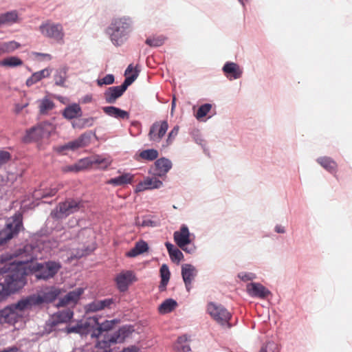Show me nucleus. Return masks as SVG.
<instances>
[{
	"label": "nucleus",
	"mask_w": 352,
	"mask_h": 352,
	"mask_svg": "<svg viewBox=\"0 0 352 352\" xmlns=\"http://www.w3.org/2000/svg\"><path fill=\"white\" fill-rule=\"evenodd\" d=\"M222 71L230 80L239 79L243 74V69L238 64L230 61L224 64Z\"/></svg>",
	"instance_id": "nucleus-22"
},
{
	"label": "nucleus",
	"mask_w": 352,
	"mask_h": 352,
	"mask_svg": "<svg viewBox=\"0 0 352 352\" xmlns=\"http://www.w3.org/2000/svg\"><path fill=\"white\" fill-rule=\"evenodd\" d=\"M50 72L51 69H49L48 68H45L41 71L34 72L30 78L27 79L25 82L26 85L28 87H31L43 78L50 76Z\"/></svg>",
	"instance_id": "nucleus-33"
},
{
	"label": "nucleus",
	"mask_w": 352,
	"mask_h": 352,
	"mask_svg": "<svg viewBox=\"0 0 352 352\" xmlns=\"http://www.w3.org/2000/svg\"><path fill=\"white\" fill-rule=\"evenodd\" d=\"M188 338L186 335L178 337L175 345V350L182 352H188L191 350L189 344H186Z\"/></svg>",
	"instance_id": "nucleus-40"
},
{
	"label": "nucleus",
	"mask_w": 352,
	"mask_h": 352,
	"mask_svg": "<svg viewBox=\"0 0 352 352\" xmlns=\"http://www.w3.org/2000/svg\"><path fill=\"white\" fill-rule=\"evenodd\" d=\"M160 226V221L159 219L153 220L150 218L149 215L144 216L141 221L142 227H151L155 228Z\"/></svg>",
	"instance_id": "nucleus-45"
},
{
	"label": "nucleus",
	"mask_w": 352,
	"mask_h": 352,
	"mask_svg": "<svg viewBox=\"0 0 352 352\" xmlns=\"http://www.w3.org/2000/svg\"><path fill=\"white\" fill-rule=\"evenodd\" d=\"M23 228V221L20 217H16L12 221L6 223L5 227L0 230V246L17 236Z\"/></svg>",
	"instance_id": "nucleus-11"
},
{
	"label": "nucleus",
	"mask_w": 352,
	"mask_h": 352,
	"mask_svg": "<svg viewBox=\"0 0 352 352\" xmlns=\"http://www.w3.org/2000/svg\"><path fill=\"white\" fill-rule=\"evenodd\" d=\"M131 129L129 130L130 134L133 137L140 135L142 133V124L138 120H133L131 122Z\"/></svg>",
	"instance_id": "nucleus-46"
},
{
	"label": "nucleus",
	"mask_w": 352,
	"mask_h": 352,
	"mask_svg": "<svg viewBox=\"0 0 352 352\" xmlns=\"http://www.w3.org/2000/svg\"><path fill=\"white\" fill-rule=\"evenodd\" d=\"M67 67H63L56 70L54 76L55 85L60 87H65V82L67 78Z\"/></svg>",
	"instance_id": "nucleus-38"
},
{
	"label": "nucleus",
	"mask_w": 352,
	"mask_h": 352,
	"mask_svg": "<svg viewBox=\"0 0 352 352\" xmlns=\"http://www.w3.org/2000/svg\"><path fill=\"white\" fill-rule=\"evenodd\" d=\"M114 302L115 300L113 298L96 300L86 305L85 306V310L87 314L96 312L103 310L105 308H111V306L114 304Z\"/></svg>",
	"instance_id": "nucleus-20"
},
{
	"label": "nucleus",
	"mask_w": 352,
	"mask_h": 352,
	"mask_svg": "<svg viewBox=\"0 0 352 352\" xmlns=\"http://www.w3.org/2000/svg\"><path fill=\"white\" fill-rule=\"evenodd\" d=\"M60 294V289L52 286L42 292V294H33L25 297V300L21 305H28L29 308L33 306L40 305L44 303L48 304L54 302Z\"/></svg>",
	"instance_id": "nucleus-6"
},
{
	"label": "nucleus",
	"mask_w": 352,
	"mask_h": 352,
	"mask_svg": "<svg viewBox=\"0 0 352 352\" xmlns=\"http://www.w3.org/2000/svg\"><path fill=\"white\" fill-rule=\"evenodd\" d=\"M91 322L90 317H89L85 322L81 320L79 321L74 326H66L65 328L59 329L58 331L66 333L67 334L75 333L79 334L81 338L91 335Z\"/></svg>",
	"instance_id": "nucleus-17"
},
{
	"label": "nucleus",
	"mask_w": 352,
	"mask_h": 352,
	"mask_svg": "<svg viewBox=\"0 0 352 352\" xmlns=\"http://www.w3.org/2000/svg\"><path fill=\"white\" fill-rule=\"evenodd\" d=\"M40 113L43 114L47 111L52 110L54 107V102L47 97H45L40 104Z\"/></svg>",
	"instance_id": "nucleus-42"
},
{
	"label": "nucleus",
	"mask_w": 352,
	"mask_h": 352,
	"mask_svg": "<svg viewBox=\"0 0 352 352\" xmlns=\"http://www.w3.org/2000/svg\"><path fill=\"white\" fill-rule=\"evenodd\" d=\"M159 156V152L155 148H148L142 151L140 153L138 157H136L135 159L138 161H139L140 158L152 162L153 160H156Z\"/></svg>",
	"instance_id": "nucleus-37"
},
{
	"label": "nucleus",
	"mask_w": 352,
	"mask_h": 352,
	"mask_svg": "<svg viewBox=\"0 0 352 352\" xmlns=\"http://www.w3.org/2000/svg\"><path fill=\"white\" fill-rule=\"evenodd\" d=\"M207 311L221 326L227 328L232 327V325L230 322L232 314L223 305L210 302L208 304Z\"/></svg>",
	"instance_id": "nucleus-10"
},
{
	"label": "nucleus",
	"mask_w": 352,
	"mask_h": 352,
	"mask_svg": "<svg viewBox=\"0 0 352 352\" xmlns=\"http://www.w3.org/2000/svg\"><path fill=\"white\" fill-rule=\"evenodd\" d=\"M169 256L173 262L176 263L180 262L184 258L183 253L177 248L169 254Z\"/></svg>",
	"instance_id": "nucleus-48"
},
{
	"label": "nucleus",
	"mask_w": 352,
	"mask_h": 352,
	"mask_svg": "<svg viewBox=\"0 0 352 352\" xmlns=\"http://www.w3.org/2000/svg\"><path fill=\"white\" fill-rule=\"evenodd\" d=\"M191 233L186 224H182L178 231L173 234V239L177 246L188 254H193L196 251V246L192 243ZM193 237L195 236L192 234Z\"/></svg>",
	"instance_id": "nucleus-8"
},
{
	"label": "nucleus",
	"mask_w": 352,
	"mask_h": 352,
	"mask_svg": "<svg viewBox=\"0 0 352 352\" xmlns=\"http://www.w3.org/2000/svg\"><path fill=\"white\" fill-rule=\"evenodd\" d=\"M131 30V19L124 16L113 19L106 32L115 46H120L127 40Z\"/></svg>",
	"instance_id": "nucleus-2"
},
{
	"label": "nucleus",
	"mask_w": 352,
	"mask_h": 352,
	"mask_svg": "<svg viewBox=\"0 0 352 352\" xmlns=\"http://www.w3.org/2000/svg\"><path fill=\"white\" fill-rule=\"evenodd\" d=\"M168 129L167 120L156 121L153 122L148 131V137L150 141L155 143L161 142Z\"/></svg>",
	"instance_id": "nucleus-15"
},
{
	"label": "nucleus",
	"mask_w": 352,
	"mask_h": 352,
	"mask_svg": "<svg viewBox=\"0 0 352 352\" xmlns=\"http://www.w3.org/2000/svg\"><path fill=\"white\" fill-rule=\"evenodd\" d=\"M95 118L93 117L87 118H81L78 120V125L80 127H89L94 124Z\"/></svg>",
	"instance_id": "nucleus-53"
},
{
	"label": "nucleus",
	"mask_w": 352,
	"mask_h": 352,
	"mask_svg": "<svg viewBox=\"0 0 352 352\" xmlns=\"http://www.w3.org/2000/svg\"><path fill=\"white\" fill-rule=\"evenodd\" d=\"M246 292L252 298L265 299L272 295V292L260 283L251 282L246 286Z\"/></svg>",
	"instance_id": "nucleus-19"
},
{
	"label": "nucleus",
	"mask_w": 352,
	"mask_h": 352,
	"mask_svg": "<svg viewBox=\"0 0 352 352\" xmlns=\"http://www.w3.org/2000/svg\"><path fill=\"white\" fill-rule=\"evenodd\" d=\"M134 175L129 173H124L118 177L111 178L107 181L108 184L114 186H120L125 184H131L133 183Z\"/></svg>",
	"instance_id": "nucleus-27"
},
{
	"label": "nucleus",
	"mask_w": 352,
	"mask_h": 352,
	"mask_svg": "<svg viewBox=\"0 0 352 352\" xmlns=\"http://www.w3.org/2000/svg\"><path fill=\"white\" fill-rule=\"evenodd\" d=\"M177 306V302L173 298H167L158 307V312L160 314H166L173 311Z\"/></svg>",
	"instance_id": "nucleus-34"
},
{
	"label": "nucleus",
	"mask_w": 352,
	"mask_h": 352,
	"mask_svg": "<svg viewBox=\"0 0 352 352\" xmlns=\"http://www.w3.org/2000/svg\"><path fill=\"white\" fill-rule=\"evenodd\" d=\"M83 207V202L79 199H67L60 202L51 212V216L56 219H63L69 214L78 212Z\"/></svg>",
	"instance_id": "nucleus-7"
},
{
	"label": "nucleus",
	"mask_w": 352,
	"mask_h": 352,
	"mask_svg": "<svg viewBox=\"0 0 352 352\" xmlns=\"http://www.w3.org/2000/svg\"><path fill=\"white\" fill-rule=\"evenodd\" d=\"M87 166H88L87 160V159H81L76 164L67 165V166L63 167L62 170L64 173H69V172L78 173V172L84 170L85 168H86Z\"/></svg>",
	"instance_id": "nucleus-36"
},
{
	"label": "nucleus",
	"mask_w": 352,
	"mask_h": 352,
	"mask_svg": "<svg viewBox=\"0 0 352 352\" xmlns=\"http://www.w3.org/2000/svg\"><path fill=\"white\" fill-rule=\"evenodd\" d=\"M172 167L173 163L171 160L167 157H162L155 161L154 166L149 170L148 173L162 177L166 175Z\"/></svg>",
	"instance_id": "nucleus-18"
},
{
	"label": "nucleus",
	"mask_w": 352,
	"mask_h": 352,
	"mask_svg": "<svg viewBox=\"0 0 352 352\" xmlns=\"http://www.w3.org/2000/svg\"><path fill=\"white\" fill-rule=\"evenodd\" d=\"M140 349L138 346L132 345L126 348H124L121 352H139Z\"/></svg>",
	"instance_id": "nucleus-60"
},
{
	"label": "nucleus",
	"mask_w": 352,
	"mask_h": 352,
	"mask_svg": "<svg viewBox=\"0 0 352 352\" xmlns=\"http://www.w3.org/2000/svg\"><path fill=\"white\" fill-rule=\"evenodd\" d=\"M134 247L135 248V250H137L138 252H139V254H142L147 252L148 250V243L143 240L138 241Z\"/></svg>",
	"instance_id": "nucleus-51"
},
{
	"label": "nucleus",
	"mask_w": 352,
	"mask_h": 352,
	"mask_svg": "<svg viewBox=\"0 0 352 352\" xmlns=\"http://www.w3.org/2000/svg\"><path fill=\"white\" fill-rule=\"evenodd\" d=\"M19 15L16 10H11L0 14V27L3 25H12L17 22Z\"/></svg>",
	"instance_id": "nucleus-29"
},
{
	"label": "nucleus",
	"mask_w": 352,
	"mask_h": 352,
	"mask_svg": "<svg viewBox=\"0 0 352 352\" xmlns=\"http://www.w3.org/2000/svg\"><path fill=\"white\" fill-rule=\"evenodd\" d=\"M54 129V126L50 122H41L25 131V135L23 137L22 141L25 144L39 141L50 137Z\"/></svg>",
	"instance_id": "nucleus-5"
},
{
	"label": "nucleus",
	"mask_w": 352,
	"mask_h": 352,
	"mask_svg": "<svg viewBox=\"0 0 352 352\" xmlns=\"http://www.w3.org/2000/svg\"><path fill=\"white\" fill-rule=\"evenodd\" d=\"M160 283L159 285L160 292H164L170 278V272L166 264H162L160 269Z\"/></svg>",
	"instance_id": "nucleus-31"
},
{
	"label": "nucleus",
	"mask_w": 352,
	"mask_h": 352,
	"mask_svg": "<svg viewBox=\"0 0 352 352\" xmlns=\"http://www.w3.org/2000/svg\"><path fill=\"white\" fill-rule=\"evenodd\" d=\"M26 265L30 275H34L37 280L44 281L53 278L62 267L59 261L52 260L41 263L32 260Z\"/></svg>",
	"instance_id": "nucleus-3"
},
{
	"label": "nucleus",
	"mask_w": 352,
	"mask_h": 352,
	"mask_svg": "<svg viewBox=\"0 0 352 352\" xmlns=\"http://www.w3.org/2000/svg\"><path fill=\"white\" fill-rule=\"evenodd\" d=\"M274 231L278 234H284L286 232L285 227L281 225H276Z\"/></svg>",
	"instance_id": "nucleus-62"
},
{
	"label": "nucleus",
	"mask_w": 352,
	"mask_h": 352,
	"mask_svg": "<svg viewBox=\"0 0 352 352\" xmlns=\"http://www.w3.org/2000/svg\"><path fill=\"white\" fill-rule=\"evenodd\" d=\"M57 191L58 190L56 189V188H51L50 189H46L43 192H41V190H36L34 192V196L36 198L41 197V198L42 199L52 197L56 194Z\"/></svg>",
	"instance_id": "nucleus-44"
},
{
	"label": "nucleus",
	"mask_w": 352,
	"mask_h": 352,
	"mask_svg": "<svg viewBox=\"0 0 352 352\" xmlns=\"http://www.w3.org/2000/svg\"><path fill=\"white\" fill-rule=\"evenodd\" d=\"M139 254V252H138L137 250H135V248L133 247L132 249H131L129 252L126 253V256L130 258L135 257Z\"/></svg>",
	"instance_id": "nucleus-61"
},
{
	"label": "nucleus",
	"mask_w": 352,
	"mask_h": 352,
	"mask_svg": "<svg viewBox=\"0 0 352 352\" xmlns=\"http://www.w3.org/2000/svg\"><path fill=\"white\" fill-rule=\"evenodd\" d=\"M20 46V43L14 41L0 43V56L4 53L12 52Z\"/></svg>",
	"instance_id": "nucleus-39"
},
{
	"label": "nucleus",
	"mask_w": 352,
	"mask_h": 352,
	"mask_svg": "<svg viewBox=\"0 0 352 352\" xmlns=\"http://www.w3.org/2000/svg\"><path fill=\"white\" fill-rule=\"evenodd\" d=\"M86 256H87V253H85L83 248L77 249L74 253V256L76 258H80Z\"/></svg>",
	"instance_id": "nucleus-59"
},
{
	"label": "nucleus",
	"mask_w": 352,
	"mask_h": 352,
	"mask_svg": "<svg viewBox=\"0 0 352 352\" xmlns=\"http://www.w3.org/2000/svg\"><path fill=\"white\" fill-rule=\"evenodd\" d=\"M91 132H86L81 134L78 138L69 142L70 151H75L87 146L91 142Z\"/></svg>",
	"instance_id": "nucleus-24"
},
{
	"label": "nucleus",
	"mask_w": 352,
	"mask_h": 352,
	"mask_svg": "<svg viewBox=\"0 0 352 352\" xmlns=\"http://www.w3.org/2000/svg\"><path fill=\"white\" fill-rule=\"evenodd\" d=\"M74 316V311L70 309L59 311L54 314L52 316V320L46 322V325L49 327V331H58L59 329H56V326L61 323L69 322Z\"/></svg>",
	"instance_id": "nucleus-16"
},
{
	"label": "nucleus",
	"mask_w": 352,
	"mask_h": 352,
	"mask_svg": "<svg viewBox=\"0 0 352 352\" xmlns=\"http://www.w3.org/2000/svg\"><path fill=\"white\" fill-rule=\"evenodd\" d=\"M10 296H11L10 293L2 283H0V302L6 300Z\"/></svg>",
	"instance_id": "nucleus-55"
},
{
	"label": "nucleus",
	"mask_w": 352,
	"mask_h": 352,
	"mask_svg": "<svg viewBox=\"0 0 352 352\" xmlns=\"http://www.w3.org/2000/svg\"><path fill=\"white\" fill-rule=\"evenodd\" d=\"M179 126H175L173 128V129L168 133V138L166 139L167 145H170L173 143L175 138L178 134Z\"/></svg>",
	"instance_id": "nucleus-54"
},
{
	"label": "nucleus",
	"mask_w": 352,
	"mask_h": 352,
	"mask_svg": "<svg viewBox=\"0 0 352 352\" xmlns=\"http://www.w3.org/2000/svg\"><path fill=\"white\" fill-rule=\"evenodd\" d=\"M102 109L106 115L118 120H128L129 118L128 111L115 106L103 107Z\"/></svg>",
	"instance_id": "nucleus-25"
},
{
	"label": "nucleus",
	"mask_w": 352,
	"mask_h": 352,
	"mask_svg": "<svg viewBox=\"0 0 352 352\" xmlns=\"http://www.w3.org/2000/svg\"><path fill=\"white\" fill-rule=\"evenodd\" d=\"M316 162L331 174H335L337 172L338 164L331 157H320L317 158Z\"/></svg>",
	"instance_id": "nucleus-28"
},
{
	"label": "nucleus",
	"mask_w": 352,
	"mask_h": 352,
	"mask_svg": "<svg viewBox=\"0 0 352 352\" xmlns=\"http://www.w3.org/2000/svg\"><path fill=\"white\" fill-rule=\"evenodd\" d=\"M31 251H32L31 245H25L23 248H19L14 256H21L23 259L11 262L10 266L8 268L6 267L1 268V270L6 273L2 283L11 295L21 290L28 283L27 277L30 273L26 265L32 260H36V256L29 254Z\"/></svg>",
	"instance_id": "nucleus-1"
},
{
	"label": "nucleus",
	"mask_w": 352,
	"mask_h": 352,
	"mask_svg": "<svg viewBox=\"0 0 352 352\" xmlns=\"http://www.w3.org/2000/svg\"><path fill=\"white\" fill-rule=\"evenodd\" d=\"M129 86V85L127 84V82L124 80L123 82L120 85L117 86V87L121 91V92L122 94H124L125 92V91L127 89Z\"/></svg>",
	"instance_id": "nucleus-64"
},
{
	"label": "nucleus",
	"mask_w": 352,
	"mask_h": 352,
	"mask_svg": "<svg viewBox=\"0 0 352 352\" xmlns=\"http://www.w3.org/2000/svg\"><path fill=\"white\" fill-rule=\"evenodd\" d=\"M82 111L80 105L77 103H73L67 106L63 111V116L67 120H72L81 117Z\"/></svg>",
	"instance_id": "nucleus-26"
},
{
	"label": "nucleus",
	"mask_w": 352,
	"mask_h": 352,
	"mask_svg": "<svg viewBox=\"0 0 352 352\" xmlns=\"http://www.w3.org/2000/svg\"><path fill=\"white\" fill-rule=\"evenodd\" d=\"M83 293L84 289L82 287L70 291L63 298H60L57 307H65L70 302L76 303Z\"/></svg>",
	"instance_id": "nucleus-23"
},
{
	"label": "nucleus",
	"mask_w": 352,
	"mask_h": 352,
	"mask_svg": "<svg viewBox=\"0 0 352 352\" xmlns=\"http://www.w3.org/2000/svg\"><path fill=\"white\" fill-rule=\"evenodd\" d=\"M11 155L8 151H0V166L10 160Z\"/></svg>",
	"instance_id": "nucleus-56"
},
{
	"label": "nucleus",
	"mask_w": 352,
	"mask_h": 352,
	"mask_svg": "<svg viewBox=\"0 0 352 352\" xmlns=\"http://www.w3.org/2000/svg\"><path fill=\"white\" fill-rule=\"evenodd\" d=\"M115 81V77L113 74H107L104 77L102 78H98L96 80L97 85L99 87H102L103 85H109L114 83Z\"/></svg>",
	"instance_id": "nucleus-47"
},
{
	"label": "nucleus",
	"mask_w": 352,
	"mask_h": 352,
	"mask_svg": "<svg viewBox=\"0 0 352 352\" xmlns=\"http://www.w3.org/2000/svg\"><path fill=\"white\" fill-rule=\"evenodd\" d=\"M165 246L167 249L168 254L170 253H171L176 248V247H175V245L173 244H172L171 243H170L168 241L165 243Z\"/></svg>",
	"instance_id": "nucleus-63"
},
{
	"label": "nucleus",
	"mask_w": 352,
	"mask_h": 352,
	"mask_svg": "<svg viewBox=\"0 0 352 352\" xmlns=\"http://www.w3.org/2000/svg\"><path fill=\"white\" fill-rule=\"evenodd\" d=\"M162 186L163 182L159 179L147 177L136 185L135 191L139 192L147 190L159 189Z\"/></svg>",
	"instance_id": "nucleus-21"
},
{
	"label": "nucleus",
	"mask_w": 352,
	"mask_h": 352,
	"mask_svg": "<svg viewBox=\"0 0 352 352\" xmlns=\"http://www.w3.org/2000/svg\"><path fill=\"white\" fill-rule=\"evenodd\" d=\"M54 150L58 154L66 155V151H70V148L69 147V144L67 142L63 145H60L54 147Z\"/></svg>",
	"instance_id": "nucleus-57"
},
{
	"label": "nucleus",
	"mask_w": 352,
	"mask_h": 352,
	"mask_svg": "<svg viewBox=\"0 0 352 352\" xmlns=\"http://www.w3.org/2000/svg\"><path fill=\"white\" fill-rule=\"evenodd\" d=\"M100 317L94 316L90 317L91 322V338L98 339L100 336L104 338V334H110L111 331L114 326L120 322L118 319H113L111 320H105L103 322H100Z\"/></svg>",
	"instance_id": "nucleus-9"
},
{
	"label": "nucleus",
	"mask_w": 352,
	"mask_h": 352,
	"mask_svg": "<svg viewBox=\"0 0 352 352\" xmlns=\"http://www.w3.org/2000/svg\"><path fill=\"white\" fill-rule=\"evenodd\" d=\"M259 352H278L277 344L273 342H268L261 346Z\"/></svg>",
	"instance_id": "nucleus-49"
},
{
	"label": "nucleus",
	"mask_w": 352,
	"mask_h": 352,
	"mask_svg": "<svg viewBox=\"0 0 352 352\" xmlns=\"http://www.w3.org/2000/svg\"><path fill=\"white\" fill-rule=\"evenodd\" d=\"M91 163L100 165L102 168H106L110 165L111 162L104 157L96 156Z\"/></svg>",
	"instance_id": "nucleus-50"
},
{
	"label": "nucleus",
	"mask_w": 352,
	"mask_h": 352,
	"mask_svg": "<svg viewBox=\"0 0 352 352\" xmlns=\"http://www.w3.org/2000/svg\"><path fill=\"white\" fill-rule=\"evenodd\" d=\"M116 287L120 292H125L129 286L138 280L135 274L132 270H122L114 278Z\"/></svg>",
	"instance_id": "nucleus-13"
},
{
	"label": "nucleus",
	"mask_w": 352,
	"mask_h": 352,
	"mask_svg": "<svg viewBox=\"0 0 352 352\" xmlns=\"http://www.w3.org/2000/svg\"><path fill=\"white\" fill-rule=\"evenodd\" d=\"M123 94L117 86L109 87L104 92V98L107 103L114 104L117 99L121 97Z\"/></svg>",
	"instance_id": "nucleus-30"
},
{
	"label": "nucleus",
	"mask_w": 352,
	"mask_h": 352,
	"mask_svg": "<svg viewBox=\"0 0 352 352\" xmlns=\"http://www.w3.org/2000/svg\"><path fill=\"white\" fill-rule=\"evenodd\" d=\"M23 64V60L15 56H8L0 60V66L8 68H14L21 66Z\"/></svg>",
	"instance_id": "nucleus-35"
},
{
	"label": "nucleus",
	"mask_w": 352,
	"mask_h": 352,
	"mask_svg": "<svg viewBox=\"0 0 352 352\" xmlns=\"http://www.w3.org/2000/svg\"><path fill=\"white\" fill-rule=\"evenodd\" d=\"M238 278H239L242 281L247 282L249 280H253L256 278L255 274L252 272H239L237 275Z\"/></svg>",
	"instance_id": "nucleus-52"
},
{
	"label": "nucleus",
	"mask_w": 352,
	"mask_h": 352,
	"mask_svg": "<svg viewBox=\"0 0 352 352\" xmlns=\"http://www.w3.org/2000/svg\"><path fill=\"white\" fill-rule=\"evenodd\" d=\"M138 73H139V71L135 69L134 71L133 74H132L131 76H126L125 78L124 81H126L129 85H131L138 78Z\"/></svg>",
	"instance_id": "nucleus-58"
},
{
	"label": "nucleus",
	"mask_w": 352,
	"mask_h": 352,
	"mask_svg": "<svg viewBox=\"0 0 352 352\" xmlns=\"http://www.w3.org/2000/svg\"><path fill=\"white\" fill-rule=\"evenodd\" d=\"M25 297L20 299L16 303L6 306L0 310V322H11L16 317V310L24 311L29 309L28 305H21L25 301Z\"/></svg>",
	"instance_id": "nucleus-14"
},
{
	"label": "nucleus",
	"mask_w": 352,
	"mask_h": 352,
	"mask_svg": "<svg viewBox=\"0 0 352 352\" xmlns=\"http://www.w3.org/2000/svg\"><path fill=\"white\" fill-rule=\"evenodd\" d=\"M134 331L133 325H123L111 334H104V339L97 340L95 347L99 349H109L113 344L123 342Z\"/></svg>",
	"instance_id": "nucleus-4"
},
{
	"label": "nucleus",
	"mask_w": 352,
	"mask_h": 352,
	"mask_svg": "<svg viewBox=\"0 0 352 352\" xmlns=\"http://www.w3.org/2000/svg\"><path fill=\"white\" fill-rule=\"evenodd\" d=\"M41 34L56 42H60L64 37L63 28L60 23H44L39 26Z\"/></svg>",
	"instance_id": "nucleus-12"
},
{
	"label": "nucleus",
	"mask_w": 352,
	"mask_h": 352,
	"mask_svg": "<svg viewBox=\"0 0 352 352\" xmlns=\"http://www.w3.org/2000/svg\"><path fill=\"white\" fill-rule=\"evenodd\" d=\"M211 108L212 104L210 103H205L199 106L195 114L196 118L197 120H200L201 118L205 117L210 111Z\"/></svg>",
	"instance_id": "nucleus-43"
},
{
	"label": "nucleus",
	"mask_w": 352,
	"mask_h": 352,
	"mask_svg": "<svg viewBox=\"0 0 352 352\" xmlns=\"http://www.w3.org/2000/svg\"><path fill=\"white\" fill-rule=\"evenodd\" d=\"M181 274L183 281H192L197 276V270L191 264H183L182 265Z\"/></svg>",
	"instance_id": "nucleus-32"
},
{
	"label": "nucleus",
	"mask_w": 352,
	"mask_h": 352,
	"mask_svg": "<svg viewBox=\"0 0 352 352\" xmlns=\"http://www.w3.org/2000/svg\"><path fill=\"white\" fill-rule=\"evenodd\" d=\"M166 39V38L163 35L150 36L146 39L145 43L151 47H158L164 43Z\"/></svg>",
	"instance_id": "nucleus-41"
}]
</instances>
